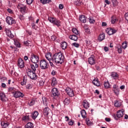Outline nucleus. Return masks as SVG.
<instances>
[{"mask_svg":"<svg viewBox=\"0 0 128 128\" xmlns=\"http://www.w3.org/2000/svg\"><path fill=\"white\" fill-rule=\"evenodd\" d=\"M64 60V56L62 52H56L52 56V62L62 64Z\"/></svg>","mask_w":128,"mask_h":128,"instance_id":"f257e3e1","label":"nucleus"},{"mask_svg":"<svg viewBox=\"0 0 128 128\" xmlns=\"http://www.w3.org/2000/svg\"><path fill=\"white\" fill-rule=\"evenodd\" d=\"M40 66L42 70H48V66H50L48 62L46 59L40 60Z\"/></svg>","mask_w":128,"mask_h":128,"instance_id":"f03ea898","label":"nucleus"},{"mask_svg":"<svg viewBox=\"0 0 128 128\" xmlns=\"http://www.w3.org/2000/svg\"><path fill=\"white\" fill-rule=\"evenodd\" d=\"M26 70L27 74L31 80H36V78H38L36 72H32V69L28 68Z\"/></svg>","mask_w":128,"mask_h":128,"instance_id":"7ed1b4c3","label":"nucleus"},{"mask_svg":"<svg viewBox=\"0 0 128 128\" xmlns=\"http://www.w3.org/2000/svg\"><path fill=\"white\" fill-rule=\"evenodd\" d=\"M48 20L50 22L54 24V26H60V22L56 18H54L53 17H50L48 18Z\"/></svg>","mask_w":128,"mask_h":128,"instance_id":"20e7f679","label":"nucleus"},{"mask_svg":"<svg viewBox=\"0 0 128 128\" xmlns=\"http://www.w3.org/2000/svg\"><path fill=\"white\" fill-rule=\"evenodd\" d=\"M40 60V57L38 55H36L34 54H32L30 58V60L32 64H36Z\"/></svg>","mask_w":128,"mask_h":128,"instance_id":"39448f33","label":"nucleus"},{"mask_svg":"<svg viewBox=\"0 0 128 128\" xmlns=\"http://www.w3.org/2000/svg\"><path fill=\"white\" fill-rule=\"evenodd\" d=\"M6 22L8 24L12 26V24H16V21L12 17L7 16L6 18Z\"/></svg>","mask_w":128,"mask_h":128,"instance_id":"423d86ee","label":"nucleus"},{"mask_svg":"<svg viewBox=\"0 0 128 128\" xmlns=\"http://www.w3.org/2000/svg\"><path fill=\"white\" fill-rule=\"evenodd\" d=\"M17 8L20 10V12L22 14H24L26 12V6L24 4H19Z\"/></svg>","mask_w":128,"mask_h":128,"instance_id":"0eeeda50","label":"nucleus"},{"mask_svg":"<svg viewBox=\"0 0 128 128\" xmlns=\"http://www.w3.org/2000/svg\"><path fill=\"white\" fill-rule=\"evenodd\" d=\"M124 109L118 110L117 112L116 117L114 116L115 120H118V118H122V116H124Z\"/></svg>","mask_w":128,"mask_h":128,"instance_id":"6e6552de","label":"nucleus"},{"mask_svg":"<svg viewBox=\"0 0 128 128\" xmlns=\"http://www.w3.org/2000/svg\"><path fill=\"white\" fill-rule=\"evenodd\" d=\"M14 98H24V94H22L20 91H15L12 92Z\"/></svg>","mask_w":128,"mask_h":128,"instance_id":"1a4fd4ad","label":"nucleus"},{"mask_svg":"<svg viewBox=\"0 0 128 128\" xmlns=\"http://www.w3.org/2000/svg\"><path fill=\"white\" fill-rule=\"evenodd\" d=\"M66 92L70 98L74 96V90L68 87L66 89Z\"/></svg>","mask_w":128,"mask_h":128,"instance_id":"9d476101","label":"nucleus"},{"mask_svg":"<svg viewBox=\"0 0 128 128\" xmlns=\"http://www.w3.org/2000/svg\"><path fill=\"white\" fill-rule=\"evenodd\" d=\"M112 90L116 96H118L120 94V88H118V86L114 84L113 86Z\"/></svg>","mask_w":128,"mask_h":128,"instance_id":"9b49d317","label":"nucleus"},{"mask_svg":"<svg viewBox=\"0 0 128 128\" xmlns=\"http://www.w3.org/2000/svg\"><path fill=\"white\" fill-rule=\"evenodd\" d=\"M106 32L109 36H112V34H116L118 30L112 28H108L106 29Z\"/></svg>","mask_w":128,"mask_h":128,"instance_id":"f8f14e48","label":"nucleus"},{"mask_svg":"<svg viewBox=\"0 0 128 128\" xmlns=\"http://www.w3.org/2000/svg\"><path fill=\"white\" fill-rule=\"evenodd\" d=\"M17 66L20 68H22L24 67V60L22 58H18Z\"/></svg>","mask_w":128,"mask_h":128,"instance_id":"ddd939ff","label":"nucleus"},{"mask_svg":"<svg viewBox=\"0 0 128 128\" xmlns=\"http://www.w3.org/2000/svg\"><path fill=\"white\" fill-rule=\"evenodd\" d=\"M5 32H6V34L8 38H14V34L12 33V31H10V29L5 28Z\"/></svg>","mask_w":128,"mask_h":128,"instance_id":"4468645a","label":"nucleus"},{"mask_svg":"<svg viewBox=\"0 0 128 128\" xmlns=\"http://www.w3.org/2000/svg\"><path fill=\"white\" fill-rule=\"evenodd\" d=\"M52 92L54 96H60V92H58V88H52Z\"/></svg>","mask_w":128,"mask_h":128,"instance_id":"2eb2a0df","label":"nucleus"},{"mask_svg":"<svg viewBox=\"0 0 128 128\" xmlns=\"http://www.w3.org/2000/svg\"><path fill=\"white\" fill-rule=\"evenodd\" d=\"M45 58L47 60H48V62H52V54L51 52L46 53Z\"/></svg>","mask_w":128,"mask_h":128,"instance_id":"dca6fc26","label":"nucleus"},{"mask_svg":"<svg viewBox=\"0 0 128 128\" xmlns=\"http://www.w3.org/2000/svg\"><path fill=\"white\" fill-rule=\"evenodd\" d=\"M0 98L2 102H6V96L4 92H0Z\"/></svg>","mask_w":128,"mask_h":128,"instance_id":"f3484780","label":"nucleus"},{"mask_svg":"<svg viewBox=\"0 0 128 128\" xmlns=\"http://www.w3.org/2000/svg\"><path fill=\"white\" fill-rule=\"evenodd\" d=\"M88 64L92 66L96 64V60H94V56H92L90 58H88Z\"/></svg>","mask_w":128,"mask_h":128,"instance_id":"a211bd4d","label":"nucleus"},{"mask_svg":"<svg viewBox=\"0 0 128 128\" xmlns=\"http://www.w3.org/2000/svg\"><path fill=\"white\" fill-rule=\"evenodd\" d=\"M30 68H32L31 72H36V68H38V64H35L34 65L32 64H30Z\"/></svg>","mask_w":128,"mask_h":128,"instance_id":"6ab92c4d","label":"nucleus"},{"mask_svg":"<svg viewBox=\"0 0 128 128\" xmlns=\"http://www.w3.org/2000/svg\"><path fill=\"white\" fill-rule=\"evenodd\" d=\"M79 20L81 22H83L84 24H85V22H86V16L84 15H81L79 16Z\"/></svg>","mask_w":128,"mask_h":128,"instance_id":"aec40b11","label":"nucleus"},{"mask_svg":"<svg viewBox=\"0 0 128 128\" xmlns=\"http://www.w3.org/2000/svg\"><path fill=\"white\" fill-rule=\"evenodd\" d=\"M83 107L84 108L88 110L90 108V103L86 100H84L82 104Z\"/></svg>","mask_w":128,"mask_h":128,"instance_id":"412c9836","label":"nucleus"},{"mask_svg":"<svg viewBox=\"0 0 128 128\" xmlns=\"http://www.w3.org/2000/svg\"><path fill=\"white\" fill-rule=\"evenodd\" d=\"M39 113L38 111H34L32 114V120H36L38 116Z\"/></svg>","mask_w":128,"mask_h":128,"instance_id":"4be33fe9","label":"nucleus"},{"mask_svg":"<svg viewBox=\"0 0 128 128\" xmlns=\"http://www.w3.org/2000/svg\"><path fill=\"white\" fill-rule=\"evenodd\" d=\"M92 84L94 86H100V80H98V78H95L92 80Z\"/></svg>","mask_w":128,"mask_h":128,"instance_id":"5701e85b","label":"nucleus"},{"mask_svg":"<svg viewBox=\"0 0 128 128\" xmlns=\"http://www.w3.org/2000/svg\"><path fill=\"white\" fill-rule=\"evenodd\" d=\"M50 109L46 106V107H45L44 109V114H45V116H48V114H50Z\"/></svg>","mask_w":128,"mask_h":128,"instance_id":"b1692460","label":"nucleus"},{"mask_svg":"<svg viewBox=\"0 0 128 128\" xmlns=\"http://www.w3.org/2000/svg\"><path fill=\"white\" fill-rule=\"evenodd\" d=\"M111 76L112 78L114 80H118V74L117 72H112L111 73Z\"/></svg>","mask_w":128,"mask_h":128,"instance_id":"393cba45","label":"nucleus"},{"mask_svg":"<svg viewBox=\"0 0 128 128\" xmlns=\"http://www.w3.org/2000/svg\"><path fill=\"white\" fill-rule=\"evenodd\" d=\"M67 46H68V43H66V42H60V48H62V50H66Z\"/></svg>","mask_w":128,"mask_h":128,"instance_id":"a878e982","label":"nucleus"},{"mask_svg":"<svg viewBox=\"0 0 128 128\" xmlns=\"http://www.w3.org/2000/svg\"><path fill=\"white\" fill-rule=\"evenodd\" d=\"M105 38H106V36L104 34V33L101 34H100L99 36L98 37V40L99 42H102V40H104Z\"/></svg>","mask_w":128,"mask_h":128,"instance_id":"bb28decb","label":"nucleus"},{"mask_svg":"<svg viewBox=\"0 0 128 128\" xmlns=\"http://www.w3.org/2000/svg\"><path fill=\"white\" fill-rule=\"evenodd\" d=\"M40 2L42 4H48L52 2V0H40Z\"/></svg>","mask_w":128,"mask_h":128,"instance_id":"cd10ccee","label":"nucleus"},{"mask_svg":"<svg viewBox=\"0 0 128 128\" xmlns=\"http://www.w3.org/2000/svg\"><path fill=\"white\" fill-rule=\"evenodd\" d=\"M82 2L80 0H76L74 2V4L76 6H82Z\"/></svg>","mask_w":128,"mask_h":128,"instance_id":"c85d7f7f","label":"nucleus"},{"mask_svg":"<svg viewBox=\"0 0 128 128\" xmlns=\"http://www.w3.org/2000/svg\"><path fill=\"white\" fill-rule=\"evenodd\" d=\"M69 38L72 40H74V42H76L78 40V36L76 35H70L69 36Z\"/></svg>","mask_w":128,"mask_h":128,"instance_id":"c756f323","label":"nucleus"},{"mask_svg":"<svg viewBox=\"0 0 128 128\" xmlns=\"http://www.w3.org/2000/svg\"><path fill=\"white\" fill-rule=\"evenodd\" d=\"M56 84H58V81L56 80V78H53L51 83V85L52 86H56Z\"/></svg>","mask_w":128,"mask_h":128,"instance_id":"7c9ffc66","label":"nucleus"},{"mask_svg":"<svg viewBox=\"0 0 128 128\" xmlns=\"http://www.w3.org/2000/svg\"><path fill=\"white\" fill-rule=\"evenodd\" d=\"M80 114L83 118H86V110H81Z\"/></svg>","mask_w":128,"mask_h":128,"instance_id":"2f4dec72","label":"nucleus"},{"mask_svg":"<svg viewBox=\"0 0 128 128\" xmlns=\"http://www.w3.org/2000/svg\"><path fill=\"white\" fill-rule=\"evenodd\" d=\"M114 106L116 108H120V106H122V102H120L118 100H116L114 102Z\"/></svg>","mask_w":128,"mask_h":128,"instance_id":"473e14b6","label":"nucleus"},{"mask_svg":"<svg viewBox=\"0 0 128 128\" xmlns=\"http://www.w3.org/2000/svg\"><path fill=\"white\" fill-rule=\"evenodd\" d=\"M118 22V18L116 16H112L111 18V22L114 24L116 22Z\"/></svg>","mask_w":128,"mask_h":128,"instance_id":"72a5a7b5","label":"nucleus"},{"mask_svg":"<svg viewBox=\"0 0 128 128\" xmlns=\"http://www.w3.org/2000/svg\"><path fill=\"white\" fill-rule=\"evenodd\" d=\"M26 128H34V124L31 122H29L27 123V124L25 126Z\"/></svg>","mask_w":128,"mask_h":128,"instance_id":"f704fd0d","label":"nucleus"},{"mask_svg":"<svg viewBox=\"0 0 128 128\" xmlns=\"http://www.w3.org/2000/svg\"><path fill=\"white\" fill-rule=\"evenodd\" d=\"M10 124H8V122L6 123L4 122H1V126L3 128H6Z\"/></svg>","mask_w":128,"mask_h":128,"instance_id":"c9c22d12","label":"nucleus"},{"mask_svg":"<svg viewBox=\"0 0 128 128\" xmlns=\"http://www.w3.org/2000/svg\"><path fill=\"white\" fill-rule=\"evenodd\" d=\"M22 120L24 122H28L30 120V116H26L22 118Z\"/></svg>","mask_w":128,"mask_h":128,"instance_id":"e433bc0d","label":"nucleus"},{"mask_svg":"<svg viewBox=\"0 0 128 128\" xmlns=\"http://www.w3.org/2000/svg\"><path fill=\"white\" fill-rule=\"evenodd\" d=\"M26 76L23 78L22 82H21L22 86H26Z\"/></svg>","mask_w":128,"mask_h":128,"instance_id":"4c0bfd02","label":"nucleus"},{"mask_svg":"<svg viewBox=\"0 0 128 128\" xmlns=\"http://www.w3.org/2000/svg\"><path fill=\"white\" fill-rule=\"evenodd\" d=\"M104 86L106 88H110V84L108 82H106L104 83Z\"/></svg>","mask_w":128,"mask_h":128,"instance_id":"58836bf2","label":"nucleus"},{"mask_svg":"<svg viewBox=\"0 0 128 128\" xmlns=\"http://www.w3.org/2000/svg\"><path fill=\"white\" fill-rule=\"evenodd\" d=\"M64 104H70V98H66L64 100Z\"/></svg>","mask_w":128,"mask_h":128,"instance_id":"ea45409f","label":"nucleus"},{"mask_svg":"<svg viewBox=\"0 0 128 128\" xmlns=\"http://www.w3.org/2000/svg\"><path fill=\"white\" fill-rule=\"evenodd\" d=\"M34 104H36V101L34 100H30L28 102V104L30 106H34Z\"/></svg>","mask_w":128,"mask_h":128,"instance_id":"a19ab883","label":"nucleus"},{"mask_svg":"<svg viewBox=\"0 0 128 128\" xmlns=\"http://www.w3.org/2000/svg\"><path fill=\"white\" fill-rule=\"evenodd\" d=\"M128 47V42L125 41L124 42L122 43V48L124 50H126Z\"/></svg>","mask_w":128,"mask_h":128,"instance_id":"79ce46f5","label":"nucleus"},{"mask_svg":"<svg viewBox=\"0 0 128 128\" xmlns=\"http://www.w3.org/2000/svg\"><path fill=\"white\" fill-rule=\"evenodd\" d=\"M24 44L26 46H30V44H32V42H30V40H26L24 41Z\"/></svg>","mask_w":128,"mask_h":128,"instance_id":"37998d69","label":"nucleus"},{"mask_svg":"<svg viewBox=\"0 0 128 128\" xmlns=\"http://www.w3.org/2000/svg\"><path fill=\"white\" fill-rule=\"evenodd\" d=\"M42 100L43 104H46V106H48V103H47L48 98H46V97H42Z\"/></svg>","mask_w":128,"mask_h":128,"instance_id":"c03bdc74","label":"nucleus"},{"mask_svg":"<svg viewBox=\"0 0 128 128\" xmlns=\"http://www.w3.org/2000/svg\"><path fill=\"white\" fill-rule=\"evenodd\" d=\"M88 20L89 22H90V24H94V22H96V20L94 19V17H90Z\"/></svg>","mask_w":128,"mask_h":128,"instance_id":"a18cd8bd","label":"nucleus"},{"mask_svg":"<svg viewBox=\"0 0 128 128\" xmlns=\"http://www.w3.org/2000/svg\"><path fill=\"white\" fill-rule=\"evenodd\" d=\"M112 2L113 6H118V0H112Z\"/></svg>","mask_w":128,"mask_h":128,"instance_id":"49530a36","label":"nucleus"},{"mask_svg":"<svg viewBox=\"0 0 128 128\" xmlns=\"http://www.w3.org/2000/svg\"><path fill=\"white\" fill-rule=\"evenodd\" d=\"M72 32L74 34H76L77 36L78 34V30L76 28H73L72 29Z\"/></svg>","mask_w":128,"mask_h":128,"instance_id":"de8ad7c7","label":"nucleus"},{"mask_svg":"<svg viewBox=\"0 0 128 128\" xmlns=\"http://www.w3.org/2000/svg\"><path fill=\"white\" fill-rule=\"evenodd\" d=\"M51 40H53V42H58V40H56V36L55 35H52L51 36Z\"/></svg>","mask_w":128,"mask_h":128,"instance_id":"09e8293b","label":"nucleus"},{"mask_svg":"<svg viewBox=\"0 0 128 128\" xmlns=\"http://www.w3.org/2000/svg\"><path fill=\"white\" fill-rule=\"evenodd\" d=\"M117 49H118V54H122V46H119L117 47Z\"/></svg>","mask_w":128,"mask_h":128,"instance_id":"8fccbe9b","label":"nucleus"},{"mask_svg":"<svg viewBox=\"0 0 128 128\" xmlns=\"http://www.w3.org/2000/svg\"><path fill=\"white\" fill-rule=\"evenodd\" d=\"M86 122L87 124V126H90L92 124V122L90 121V118H86Z\"/></svg>","mask_w":128,"mask_h":128,"instance_id":"3c124183","label":"nucleus"},{"mask_svg":"<svg viewBox=\"0 0 128 128\" xmlns=\"http://www.w3.org/2000/svg\"><path fill=\"white\" fill-rule=\"evenodd\" d=\"M72 46H74V48H80V44H78V43L74 42V43L72 44Z\"/></svg>","mask_w":128,"mask_h":128,"instance_id":"603ef678","label":"nucleus"},{"mask_svg":"<svg viewBox=\"0 0 128 128\" xmlns=\"http://www.w3.org/2000/svg\"><path fill=\"white\" fill-rule=\"evenodd\" d=\"M26 88L28 90H30V88H32V84H28L26 86Z\"/></svg>","mask_w":128,"mask_h":128,"instance_id":"864d4df0","label":"nucleus"},{"mask_svg":"<svg viewBox=\"0 0 128 128\" xmlns=\"http://www.w3.org/2000/svg\"><path fill=\"white\" fill-rule=\"evenodd\" d=\"M18 18H20V20H24V15H20L18 16Z\"/></svg>","mask_w":128,"mask_h":128,"instance_id":"5fc2aeb1","label":"nucleus"},{"mask_svg":"<svg viewBox=\"0 0 128 128\" xmlns=\"http://www.w3.org/2000/svg\"><path fill=\"white\" fill-rule=\"evenodd\" d=\"M14 44L15 46H17V48H20V42H15Z\"/></svg>","mask_w":128,"mask_h":128,"instance_id":"6e6d98bb","label":"nucleus"},{"mask_svg":"<svg viewBox=\"0 0 128 128\" xmlns=\"http://www.w3.org/2000/svg\"><path fill=\"white\" fill-rule=\"evenodd\" d=\"M39 84H40V86H44V81L42 80H40L39 82Z\"/></svg>","mask_w":128,"mask_h":128,"instance_id":"4d7b16f0","label":"nucleus"},{"mask_svg":"<svg viewBox=\"0 0 128 128\" xmlns=\"http://www.w3.org/2000/svg\"><path fill=\"white\" fill-rule=\"evenodd\" d=\"M34 2V0H26V2L28 4H32V2Z\"/></svg>","mask_w":128,"mask_h":128,"instance_id":"13d9d810","label":"nucleus"},{"mask_svg":"<svg viewBox=\"0 0 128 128\" xmlns=\"http://www.w3.org/2000/svg\"><path fill=\"white\" fill-rule=\"evenodd\" d=\"M74 121L72 120H70V121L68 122V124H69V126H74Z\"/></svg>","mask_w":128,"mask_h":128,"instance_id":"bf43d9fd","label":"nucleus"},{"mask_svg":"<svg viewBox=\"0 0 128 128\" xmlns=\"http://www.w3.org/2000/svg\"><path fill=\"white\" fill-rule=\"evenodd\" d=\"M85 32L87 34H90V30L89 29H87L86 30H84Z\"/></svg>","mask_w":128,"mask_h":128,"instance_id":"052dcab7","label":"nucleus"},{"mask_svg":"<svg viewBox=\"0 0 128 128\" xmlns=\"http://www.w3.org/2000/svg\"><path fill=\"white\" fill-rule=\"evenodd\" d=\"M64 4H60L58 6L59 10H63L64 9Z\"/></svg>","mask_w":128,"mask_h":128,"instance_id":"680f3d73","label":"nucleus"},{"mask_svg":"<svg viewBox=\"0 0 128 128\" xmlns=\"http://www.w3.org/2000/svg\"><path fill=\"white\" fill-rule=\"evenodd\" d=\"M32 26V28H33L34 30H36V24L34 23H32L31 24Z\"/></svg>","mask_w":128,"mask_h":128,"instance_id":"e2e57ef3","label":"nucleus"},{"mask_svg":"<svg viewBox=\"0 0 128 128\" xmlns=\"http://www.w3.org/2000/svg\"><path fill=\"white\" fill-rule=\"evenodd\" d=\"M125 20H127V22H128V12L126 13L124 15Z\"/></svg>","mask_w":128,"mask_h":128,"instance_id":"0e129e2a","label":"nucleus"},{"mask_svg":"<svg viewBox=\"0 0 128 128\" xmlns=\"http://www.w3.org/2000/svg\"><path fill=\"white\" fill-rule=\"evenodd\" d=\"M7 12H9V14H13L14 12H12V9L10 8H8L7 10Z\"/></svg>","mask_w":128,"mask_h":128,"instance_id":"69168bd1","label":"nucleus"},{"mask_svg":"<svg viewBox=\"0 0 128 128\" xmlns=\"http://www.w3.org/2000/svg\"><path fill=\"white\" fill-rule=\"evenodd\" d=\"M105 120H106L108 122H110V120H111L110 118H106Z\"/></svg>","mask_w":128,"mask_h":128,"instance_id":"338daca9","label":"nucleus"},{"mask_svg":"<svg viewBox=\"0 0 128 128\" xmlns=\"http://www.w3.org/2000/svg\"><path fill=\"white\" fill-rule=\"evenodd\" d=\"M104 2H106V4H110V2L108 1V0H104Z\"/></svg>","mask_w":128,"mask_h":128,"instance_id":"774afa93","label":"nucleus"}]
</instances>
